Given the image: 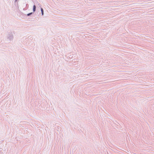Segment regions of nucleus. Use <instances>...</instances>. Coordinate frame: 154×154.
<instances>
[{"label": "nucleus", "instance_id": "1", "mask_svg": "<svg viewBox=\"0 0 154 154\" xmlns=\"http://www.w3.org/2000/svg\"><path fill=\"white\" fill-rule=\"evenodd\" d=\"M35 9H36V6L35 5H34L33 6V11L34 12H35Z\"/></svg>", "mask_w": 154, "mask_h": 154}, {"label": "nucleus", "instance_id": "2", "mask_svg": "<svg viewBox=\"0 0 154 154\" xmlns=\"http://www.w3.org/2000/svg\"><path fill=\"white\" fill-rule=\"evenodd\" d=\"M41 11L42 13V15H43V10L42 8H41Z\"/></svg>", "mask_w": 154, "mask_h": 154}, {"label": "nucleus", "instance_id": "3", "mask_svg": "<svg viewBox=\"0 0 154 154\" xmlns=\"http://www.w3.org/2000/svg\"><path fill=\"white\" fill-rule=\"evenodd\" d=\"M32 13H29V14H27V15H28V16H29V15H30L31 14H32Z\"/></svg>", "mask_w": 154, "mask_h": 154}]
</instances>
